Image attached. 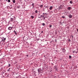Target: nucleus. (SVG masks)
<instances>
[{
	"mask_svg": "<svg viewBox=\"0 0 78 78\" xmlns=\"http://www.w3.org/2000/svg\"><path fill=\"white\" fill-rule=\"evenodd\" d=\"M2 73H3V72H2Z\"/></svg>",
	"mask_w": 78,
	"mask_h": 78,
	"instance_id": "39",
	"label": "nucleus"
},
{
	"mask_svg": "<svg viewBox=\"0 0 78 78\" xmlns=\"http://www.w3.org/2000/svg\"><path fill=\"white\" fill-rule=\"evenodd\" d=\"M12 2H13V3H16V1L15 0H12Z\"/></svg>",
	"mask_w": 78,
	"mask_h": 78,
	"instance_id": "13",
	"label": "nucleus"
},
{
	"mask_svg": "<svg viewBox=\"0 0 78 78\" xmlns=\"http://www.w3.org/2000/svg\"><path fill=\"white\" fill-rule=\"evenodd\" d=\"M52 27V26L51 25H50L49 26L50 28H51Z\"/></svg>",
	"mask_w": 78,
	"mask_h": 78,
	"instance_id": "28",
	"label": "nucleus"
},
{
	"mask_svg": "<svg viewBox=\"0 0 78 78\" xmlns=\"http://www.w3.org/2000/svg\"><path fill=\"white\" fill-rule=\"evenodd\" d=\"M68 17L70 18V19H71V18H72V15H69L68 16Z\"/></svg>",
	"mask_w": 78,
	"mask_h": 78,
	"instance_id": "7",
	"label": "nucleus"
},
{
	"mask_svg": "<svg viewBox=\"0 0 78 78\" xmlns=\"http://www.w3.org/2000/svg\"><path fill=\"white\" fill-rule=\"evenodd\" d=\"M78 53L77 51L76 52H76H75V53Z\"/></svg>",
	"mask_w": 78,
	"mask_h": 78,
	"instance_id": "33",
	"label": "nucleus"
},
{
	"mask_svg": "<svg viewBox=\"0 0 78 78\" xmlns=\"http://www.w3.org/2000/svg\"><path fill=\"white\" fill-rule=\"evenodd\" d=\"M46 14H46V13H43V14H42V15H44V16H47V15H46Z\"/></svg>",
	"mask_w": 78,
	"mask_h": 78,
	"instance_id": "18",
	"label": "nucleus"
},
{
	"mask_svg": "<svg viewBox=\"0 0 78 78\" xmlns=\"http://www.w3.org/2000/svg\"><path fill=\"white\" fill-rule=\"evenodd\" d=\"M41 18H40V20H43L45 22V18H47V15H41Z\"/></svg>",
	"mask_w": 78,
	"mask_h": 78,
	"instance_id": "1",
	"label": "nucleus"
},
{
	"mask_svg": "<svg viewBox=\"0 0 78 78\" xmlns=\"http://www.w3.org/2000/svg\"><path fill=\"white\" fill-rule=\"evenodd\" d=\"M16 31L15 30H14L13 32H14V33H15V32H16Z\"/></svg>",
	"mask_w": 78,
	"mask_h": 78,
	"instance_id": "34",
	"label": "nucleus"
},
{
	"mask_svg": "<svg viewBox=\"0 0 78 78\" xmlns=\"http://www.w3.org/2000/svg\"><path fill=\"white\" fill-rule=\"evenodd\" d=\"M69 59H71V58H72V56L71 55L69 56Z\"/></svg>",
	"mask_w": 78,
	"mask_h": 78,
	"instance_id": "23",
	"label": "nucleus"
},
{
	"mask_svg": "<svg viewBox=\"0 0 78 78\" xmlns=\"http://www.w3.org/2000/svg\"><path fill=\"white\" fill-rule=\"evenodd\" d=\"M69 3H70V4H72V3H73V2H72V1H71L69 2Z\"/></svg>",
	"mask_w": 78,
	"mask_h": 78,
	"instance_id": "14",
	"label": "nucleus"
},
{
	"mask_svg": "<svg viewBox=\"0 0 78 78\" xmlns=\"http://www.w3.org/2000/svg\"><path fill=\"white\" fill-rule=\"evenodd\" d=\"M44 33V32H43V31H42L41 32V33L42 34V33Z\"/></svg>",
	"mask_w": 78,
	"mask_h": 78,
	"instance_id": "31",
	"label": "nucleus"
},
{
	"mask_svg": "<svg viewBox=\"0 0 78 78\" xmlns=\"http://www.w3.org/2000/svg\"><path fill=\"white\" fill-rule=\"evenodd\" d=\"M0 48H1L0 47Z\"/></svg>",
	"mask_w": 78,
	"mask_h": 78,
	"instance_id": "41",
	"label": "nucleus"
},
{
	"mask_svg": "<svg viewBox=\"0 0 78 78\" xmlns=\"http://www.w3.org/2000/svg\"><path fill=\"white\" fill-rule=\"evenodd\" d=\"M17 8H18V9H20V5H18V6H17Z\"/></svg>",
	"mask_w": 78,
	"mask_h": 78,
	"instance_id": "9",
	"label": "nucleus"
},
{
	"mask_svg": "<svg viewBox=\"0 0 78 78\" xmlns=\"http://www.w3.org/2000/svg\"><path fill=\"white\" fill-rule=\"evenodd\" d=\"M10 69H11V68H9V69L7 70V71L8 72H10V71H11V70H10Z\"/></svg>",
	"mask_w": 78,
	"mask_h": 78,
	"instance_id": "11",
	"label": "nucleus"
},
{
	"mask_svg": "<svg viewBox=\"0 0 78 78\" xmlns=\"http://www.w3.org/2000/svg\"><path fill=\"white\" fill-rule=\"evenodd\" d=\"M52 8H53V6H51L49 8V9H50V10H51Z\"/></svg>",
	"mask_w": 78,
	"mask_h": 78,
	"instance_id": "10",
	"label": "nucleus"
},
{
	"mask_svg": "<svg viewBox=\"0 0 78 78\" xmlns=\"http://www.w3.org/2000/svg\"><path fill=\"white\" fill-rule=\"evenodd\" d=\"M12 28H13V27H9L8 28V30H12Z\"/></svg>",
	"mask_w": 78,
	"mask_h": 78,
	"instance_id": "5",
	"label": "nucleus"
},
{
	"mask_svg": "<svg viewBox=\"0 0 78 78\" xmlns=\"http://www.w3.org/2000/svg\"><path fill=\"white\" fill-rule=\"evenodd\" d=\"M7 2L10 3V2H11V1L10 0H8Z\"/></svg>",
	"mask_w": 78,
	"mask_h": 78,
	"instance_id": "22",
	"label": "nucleus"
},
{
	"mask_svg": "<svg viewBox=\"0 0 78 78\" xmlns=\"http://www.w3.org/2000/svg\"><path fill=\"white\" fill-rule=\"evenodd\" d=\"M5 1H6V2H8V0H5Z\"/></svg>",
	"mask_w": 78,
	"mask_h": 78,
	"instance_id": "35",
	"label": "nucleus"
},
{
	"mask_svg": "<svg viewBox=\"0 0 78 78\" xmlns=\"http://www.w3.org/2000/svg\"><path fill=\"white\" fill-rule=\"evenodd\" d=\"M31 17L32 18V19H34V16H31Z\"/></svg>",
	"mask_w": 78,
	"mask_h": 78,
	"instance_id": "20",
	"label": "nucleus"
},
{
	"mask_svg": "<svg viewBox=\"0 0 78 78\" xmlns=\"http://www.w3.org/2000/svg\"><path fill=\"white\" fill-rule=\"evenodd\" d=\"M77 31L78 32V29H77Z\"/></svg>",
	"mask_w": 78,
	"mask_h": 78,
	"instance_id": "36",
	"label": "nucleus"
},
{
	"mask_svg": "<svg viewBox=\"0 0 78 78\" xmlns=\"http://www.w3.org/2000/svg\"><path fill=\"white\" fill-rule=\"evenodd\" d=\"M34 6H33L32 7V8H34Z\"/></svg>",
	"mask_w": 78,
	"mask_h": 78,
	"instance_id": "37",
	"label": "nucleus"
},
{
	"mask_svg": "<svg viewBox=\"0 0 78 78\" xmlns=\"http://www.w3.org/2000/svg\"><path fill=\"white\" fill-rule=\"evenodd\" d=\"M16 20V17L13 16V18H11L10 19V22H14Z\"/></svg>",
	"mask_w": 78,
	"mask_h": 78,
	"instance_id": "3",
	"label": "nucleus"
},
{
	"mask_svg": "<svg viewBox=\"0 0 78 78\" xmlns=\"http://www.w3.org/2000/svg\"><path fill=\"white\" fill-rule=\"evenodd\" d=\"M8 67H11V64L9 63Z\"/></svg>",
	"mask_w": 78,
	"mask_h": 78,
	"instance_id": "16",
	"label": "nucleus"
},
{
	"mask_svg": "<svg viewBox=\"0 0 78 78\" xmlns=\"http://www.w3.org/2000/svg\"><path fill=\"white\" fill-rule=\"evenodd\" d=\"M34 3H33L32 4V5L33 6H34Z\"/></svg>",
	"mask_w": 78,
	"mask_h": 78,
	"instance_id": "26",
	"label": "nucleus"
},
{
	"mask_svg": "<svg viewBox=\"0 0 78 78\" xmlns=\"http://www.w3.org/2000/svg\"><path fill=\"white\" fill-rule=\"evenodd\" d=\"M76 52V51H73V53H75V52Z\"/></svg>",
	"mask_w": 78,
	"mask_h": 78,
	"instance_id": "21",
	"label": "nucleus"
},
{
	"mask_svg": "<svg viewBox=\"0 0 78 78\" xmlns=\"http://www.w3.org/2000/svg\"><path fill=\"white\" fill-rule=\"evenodd\" d=\"M71 37H72V39H73V35H71Z\"/></svg>",
	"mask_w": 78,
	"mask_h": 78,
	"instance_id": "25",
	"label": "nucleus"
},
{
	"mask_svg": "<svg viewBox=\"0 0 78 78\" xmlns=\"http://www.w3.org/2000/svg\"><path fill=\"white\" fill-rule=\"evenodd\" d=\"M41 0V1H42V0Z\"/></svg>",
	"mask_w": 78,
	"mask_h": 78,
	"instance_id": "40",
	"label": "nucleus"
},
{
	"mask_svg": "<svg viewBox=\"0 0 78 78\" xmlns=\"http://www.w3.org/2000/svg\"><path fill=\"white\" fill-rule=\"evenodd\" d=\"M61 50H62L63 53H66V50H65V49H64V48H61Z\"/></svg>",
	"mask_w": 78,
	"mask_h": 78,
	"instance_id": "4",
	"label": "nucleus"
},
{
	"mask_svg": "<svg viewBox=\"0 0 78 78\" xmlns=\"http://www.w3.org/2000/svg\"><path fill=\"white\" fill-rule=\"evenodd\" d=\"M6 40V38H4V37H3L2 38V40L1 42L2 41H5Z\"/></svg>",
	"mask_w": 78,
	"mask_h": 78,
	"instance_id": "6",
	"label": "nucleus"
},
{
	"mask_svg": "<svg viewBox=\"0 0 78 78\" xmlns=\"http://www.w3.org/2000/svg\"><path fill=\"white\" fill-rule=\"evenodd\" d=\"M44 57H45V56L44 55Z\"/></svg>",
	"mask_w": 78,
	"mask_h": 78,
	"instance_id": "38",
	"label": "nucleus"
},
{
	"mask_svg": "<svg viewBox=\"0 0 78 78\" xmlns=\"http://www.w3.org/2000/svg\"><path fill=\"white\" fill-rule=\"evenodd\" d=\"M11 8H12V7H10V9H11Z\"/></svg>",
	"mask_w": 78,
	"mask_h": 78,
	"instance_id": "29",
	"label": "nucleus"
},
{
	"mask_svg": "<svg viewBox=\"0 0 78 78\" xmlns=\"http://www.w3.org/2000/svg\"><path fill=\"white\" fill-rule=\"evenodd\" d=\"M35 12L36 13H37L38 12V11H37V10L35 11Z\"/></svg>",
	"mask_w": 78,
	"mask_h": 78,
	"instance_id": "12",
	"label": "nucleus"
},
{
	"mask_svg": "<svg viewBox=\"0 0 78 78\" xmlns=\"http://www.w3.org/2000/svg\"><path fill=\"white\" fill-rule=\"evenodd\" d=\"M38 18H40V19H41V15L40 16H38Z\"/></svg>",
	"mask_w": 78,
	"mask_h": 78,
	"instance_id": "27",
	"label": "nucleus"
},
{
	"mask_svg": "<svg viewBox=\"0 0 78 78\" xmlns=\"http://www.w3.org/2000/svg\"><path fill=\"white\" fill-rule=\"evenodd\" d=\"M37 71L38 73H41L43 72V69H41V68H39L37 69Z\"/></svg>",
	"mask_w": 78,
	"mask_h": 78,
	"instance_id": "2",
	"label": "nucleus"
},
{
	"mask_svg": "<svg viewBox=\"0 0 78 78\" xmlns=\"http://www.w3.org/2000/svg\"><path fill=\"white\" fill-rule=\"evenodd\" d=\"M0 56H1V55H0Z\"/></svg>",
	"mask_w": 78,
	"mask_h": 78,
	"instance_id": "42",
	"label": "nucleus"
},
{
	"mask_svg": "<svg viewBox=\"0 0 78 78\" xmlns=\"http://www.w3.org/2000/svg\"><path fill=\"white\" fill-rule=\"evenodd\" d=\"M14 34H15L16 35H17V32H16H16H14Z\"/></svg>",
	"mask_w": 78,
	"mask_h": 78,
	"instance_id": "15",
	"label": "nucleus"
},
{
	"mask_svg": "<svg viewBox=\"0 0 78 78\" xmlns=\"http://www.w3.org/2000/svg\"><path fill=\"white\" fill-rule=\"evenodd\" d=\"M39 7H40V8H42V7H43V5H41L39 6Z\"/></svg>",
	"mask_w": 78,
	"mask_h": 78,
	"instance_id": "17",
	"label": "nucleus"
},
{
	"mask_svg": "<svg viewBox=\"0 0 78 78\" xmlns=\"http://www.w3.org/2000/svg\"><path fill=\"white\" fill-rule=\"evenodd\" d=\"M62 17L63 19H64V18H65V16H62Z\"/></svg>",
	"mask_w": 78,
	"mask_h": 78,
	"instance_id": "24",
	"label": "nucleus"
},
{
	"mask_svg": "<svg viewBox=\"0 0 78 78\" xmlns=\"http://www.w3.org/2000/svg\"><path fill=\"white\" fill-rule=\"evenodd\" d=\"M26 56H27V57H28V55H26Z\"/></svg>",
	"mask_w": 78,
	"mask_h": 78,
	"instance_id": "30",
	"label": "nucleus"
},
{
	"mask_svg": "<svg viewBox=\"0 0 78 78\" xmlns=\"http://www.w3.org/2000/svg\"><path fill=\"white\" fill-rule=\"evenodd\" d=\"M10 6H11V7H12V5H10Z\"/></svg>",
	"mask_w": 78,
	"mask_h": 78,
	"instance_id": "32",
	"label": "nucleus"
},
{
	"mask_svg": "<svg viewBox=\"0 0 78 78\" xmlns=\"http://www.w3.org/2000/svg\"><path fill=\"white\" fill-rule=\"evenodd\" d=\"M67 9L68 10H70V9H72V7H68Z\"/></svg>",
	"mask_w": 78,
	"mask_h": 78,
	"instance_id": "8",
	"label": "nucleus"
},
{
	"mask_svg": "<svg viewBox=\"0 0 78 78\" xmlns=\"http://www.w3.org/2000/svg\"><path fill=\"white\" fill-rule=\"evenodd\" d=\"M42 25L43 26H45V24H44V23H42Z\"/></svg>",
	"mask_w": 78,
	"mask_h": 78,
	"instance_id": "19",
	"label": "nucleus"
}]
</instances>
